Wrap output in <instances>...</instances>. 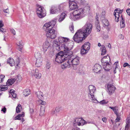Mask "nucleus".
I'll list each match as a JSON object with an SVG mask.
<instances>
[{
  "mask_svg": "<svg viewBox=\"0 0 130 130\" xmlns=\"http://www.w3.org/2000/svg\"><path fill=\"white\" fill-rule=\"evenodd\" d=\"M66 15L64 13H62L60 15V18L59 19L58 21L59 22H61L64 19Z\"/></svg>",
  "mask_w": 130,
  "mask_h": 130,
  "instance_id": "obj_27",
  "label": "nucleus"
},
{
  "mask_svg": "<svg viewBox=\"0 0 130 130\" xmlns=\"http://www.w3.org/2000/svg\"><path fill=\"white\" fill-rule=\"evenodd\" d=\"M69 7L70 9L73 10L78 8V6L77 4L74 1L75 0H69Z\"/></svg>",
  "mask_w": 130,
  "mask_h": 130,
  "instance_id": "obj_14",
  "label": "nucleus"
},
{
  "mask_svg": "<svg viewBox=\"0 0 130 130\" xmlns=\"http://www.w3.org/2000/svg\"><path fill=\"white\" fill-rule=\"evenodd\" d=\"M103 68L105 71H109L110 69V66L108 61L102 62Z\"/></svg>",
  "mask_w": 130,
  "mask_h": 130,
  "instance_id": "obj_16",
  "label": "nucleus"
},
{
  "mask_svg": "<svg viewBox=\"0 0 130 130\" xmlns=\"http://www.w3.org/2000/svg\"><path fill=\"white\" fill-rule=\"evenodd\" d=\"M109 60H110V58L109 56L108 55H107L106 56H105L102 58L101 62H103L105 61H108Z\"/></svg>",
  "mask_w": 130,
  "mask_h": 130,
  "instance_id": "obj_29",
  "label": "nucleus"
},
{
  "mask_svg": "<svg viewBox=\"0 0 130 130\" xmlns=\"http://www.w3.org/2000/svg\"><path fill=\"white\" fill-rule=\"evenodd\" d=\"M120 9H117L115 10L114 13V14H115V12H118L119 11H120Z\"/></svg>",
  "mask_w": 130,
  "mask_h": 130,
  "instance_id": "obj_63",
  "label": "nucleus"
},
{
  "mask_svg": "<svg viewBox=\"0 0 130 130\" xmlns=\"http://www.w3.org/2000/svg\"><path fill=\"white\" fill-rule=\"evenodd\" d=\"M105 14V12L104 11H102V12L101 14V15L102 16V17H104V15Z\"/></svg>",
  "mask_w": 130,
  "mask_h": 130,
  "instance_id": "obj_59",
  "label": "nucleus"
},
{
  "mask_svg": "<svg viewBox=\"0 0 130 130\" xmlns=\"http://www.w3.org/2000/svg\"><path fill=\"white\" fill-rule=\"evenodd\" d=\"M45 111V109L44 107H41L40 109V116H42L44 114Z\"/></svg>",
  "mask_w": 130,
  "mask_h": 130,
  "instance_id": "obj_43",
  "label": "nucleus"
},
{
  "mask_svg": "<svg viewBox=\"0 0 130 130\" xmlns=\"http://www.w3.org/2000/svg\"><path fill=\"white\" fill-rule=\"evenodd\" d=\"M24 113L23 112H22V113L19 114L18 116L15 117V118L14 119V120H20L21 117H24Z\"/></svg>",
  "mask_w": 130,
  "mask_h": 130,
  "instance_id": "obj_32",
  "label": "nucleus"
},
{
  "mask_svg": "<svg viewBox=\"0 0 130 130\" xmlns=\"http://www.w3.org/2000/svg\"><path fill=\"white\" fill-rule=\"evenodd\" d=\"M37 14L40 18L44 17L46 15V11L44 9L40 6H38L37 9Z\"/></svg>",
  "mask_w": 130,
  "mask_h": 130,
  "instance_id": "obj_8",
  "label": "nucleus"
},
{
  "mask_svg": "<svg viewBox=\"0 0 130 130\" xmlns=\"http://www.w3.org/2000/svg\"><path fill=\"white\" fill-rule=\"evenodd\" d=\"M69 28L71 31L72 33H73L74 31V26L73 24L71 25V26Z\"/></svg>",
  "mask_w": 130,
  "mask_h": 130,
  "instance_id": "obj_50",
  "label": "nucleus"
},
{
  "mask_svg": "<svg viewBox=\"0 0 130 130\" xmlns=\"http://www.w3.org/2000/svg\"><path fill=\"white\" fill-rule=\"evenodd\" d=\"M101 69V67L100 65L98 64H96L94 66L93 70L94 72L97 73L100 71Z\"/></svg>",
  "mask_w": 130,
  "mask_h": 130,
  "instance_id": "obj_18",
  "label": "nucleus"
},
{
  "mask_svg": "<svg viewBox=\"0 0 130 130\" xmlns=\"http://www.w3.org/2000/svg\"><path fill=\"white\" fill-rule=\"evenodd\" d=\"M85 15L84 9L82 8H79L74 10L72 14L70 15L69 18L72 20H75L73 17L75 19L77 20L83 18Z\"/></svg>",
  "mask_w": 130,
  "mask_h": 130,
  "instance_id": "obj_2",
  "label": "nucleus"
},
{
  "mask_svg": "<svg viewBox=\"0 0 130 130\" xmlns=\"http://www.w3.org/2000/svg\"><path fill=\"white\" fill-rule=\"evenodd\" d=\"M66 61H63L64 63L61 65V68L63 69H64L66 68H69L71 66V64L69 61H68V58L66 59Z\"/></svg>",
  "mask_w": 130,
  "mask_h": 130,
  "instance_id": "obj_15",
  "label": "nucleus"
},
{
  "mask_svg": "<svg viewBox=\"0 0 130 130\" xmlns=\"http://www.w3.org/2000/svg\"><path fill=\"white\" fill-rule=\"evenodd\" d=\"M98 101V102H97V103H100V104L102 105H103L107 103V102L106 101H105V100H103L101 101H100V102H99ZM96 103H97V102Z\"/></svg>",
  "mask_w": 130,
  "mask_h": 130,
  "instance_id": "obj_48",
  "label": "nucleus"
},
{
  "mask_svg": "<svg viewBox=\"0 0 130 130\" xmlns=\"http://www.w3.org/2000/svg\"><path fill=\"white\" fill-rule=\"evenodd\" d=\"M70 54H72L71 52L68 53ZM68 61H69L71 64V65L77 66L78 65L79 63V57L76 55H72L68 54Z\"/></svg>",
  "mask_w": 130,
  "mask_h": 130,
  "instance_id": "obj_5",
  "label": "nucleus"
},
{
  "mask_svg": "<svg viewBox=\"0 0 130 130\" xmlns=\"http://www.w3.org/2000/svg\"><path fill=\"white\" fill-rule=\"evenodd\" d=\"M31 93L30 90L28 89H25L23 91V94L25 96H27Z\"/></svg>",
  "mask_w": 130,
  "mask_h": 130,
  "instance_id": "obj_28",
  "label": "nucleus"
},
{
  "mask_svg": "<svg viewBox=\"0 0 130 130\" xmlns=\"http://www.w3.org/2000/svg\"><path fill=\"white\" fill-rule=\"evenodd\" d=\"M125 26V20L122 17L121 18V20L120 21V27L121 28L124 27Z\"/></svg>",
  "mask_w": 130,
  "mask_h": 130,
  "instance_id": "obj_34",
  "label": "nucleus"
},
{
  "mask_svg": "<svg viewBox=\"0 0 130 130\" xmlns=\"http://www.w3.org/2000/svg\"><path fill=\"white\" fill-rule=\"evenodd\" d=\"M90 44L89 42L85 43L82 47L81 48H83L88 51L89 50L90 48Z\"/></svg>",
  "mask_w": 130,
  "mask_h": 130,
  "instance_id": "obj_23",
  "label": "nucleus"
},
{
  "mask_svg": "<svg viewBox=\"0 0 130 130\" xmlns=\"http://www.w3.org/2000/svg\"><path fill=\"white\" fill-rule=\"evenodd\" d=\"M50 44L48 41H46L43 44V51L45 52L47 50V48L49 47Z\"/></svg>",
  "mask_w": 130,
  "mask_h": 130,
  "instance_id": "obj_21",
  "label": "nucleus"
},
{
  "mask_svg": "<svg viewBox=\"0 0 130 130\" xmlns=\"http://www.w3.org/2000/svg\"><path fill=\"white\" fill-rule=\"evenodd\" d=\"M35 58L37 59H40L41 58H42L41 57V56L40 53H35Z\"/></svg>",
  "mask_w": 130,
  "mask_h": 130,
  "instance_id": "obj_41",
  "label": "nucleus"
},
{
  "mask_svg": "<svg viewBox=\"0 0 130 130\" xmlns=\"http://www.w3.org/2000/svg\"><path fill=\"white\" fill-rule=\"evenodd\" d=\"M50 65V64L49 63H47L46 64V68L47 69H49Z\"/></svg>",
  "mask_w": 130,
  "mask_h": 130,
  "instance_id": "obj_61",
  "label": "nucleus"
},
{
  "mask_svg": "<svg viewBox=\"0 0 130 130\" xmlns=\"http://www.w3.org/2000/svg\"><path fill=\"white\" fill-rule=\"evenodd\" d=\"M130 125V117H128L126 119V125Z\"/></svg>",
  "mask_w": 130,
  "mask_h": 130,
  "instance_id": "obj_47",
  "label": "nucleus"
},
{
  "mask_svg": "<svg viewBox=\"0 0 130 130\" xmlns=\"http://www.w3.org/2000/svg\"><path fill=\"white\" fill-rule=\"evenodd\" d=\"M46 32V35L48 38H50L52 39L56 38V33L54 29H53Z\"/></svg>",
  "mask_w": 130,
  "mask_h": 130,
  "instance_id": "obj_11",
  "label": "nucleus"
},
{
  "mask_svg": "<svg viewBox=\"0 0 130 130\" xmlns=\"http://www.w3.org/2000/svg\"><path fill=\"white\" fill-rule=\"evenodd\" d=\"M22 108V107L21 105L19 104L16 107V112L18 113H19L20 112Z\"/></svg>",
  "mask_w": 130,
  "mask_h": 130,
  "instance_id": "obj_38",
  "label": "nucleus"
},
{
  "mask_svg": "<svg viewBox=\"0 0 130 130\" xmlns=\"http://www.w3.org/2000/svg\"><path fill=\"white\" fill-rule=\"evenodd\" d=\"M118 61L115 62L113 65V67L115 68L114 71V73L115 74L117 72L116 69L118 68Z\"/></svg>",
  "mask_w": 130,
  "mask_h": 130,
  "instance_id": "obj_37",
  "label": "nucleus"
},
{
  "mask_svg": "<svg viewBox=\"0 0 130 130\" xmlns=\"http://www.w3.org/2000/svg\"><path fill=\"white\" fill-rule=\"evenodd\" d=\"M102 55H104L106 53V48L103 45H102Z\"/></svg>",
  "mask_w": 130,
  "mask_h": 130,
  "instance_id": "obj_42",
  "label": "nucleus"
},
{
  "mask_svg": "<svg viewBox=\"0 0 130 130\" xmlns=\"http://www.w3.org/2000/svg\"><path fill=\"white\" fill-rule=\"evenodd\" d=\"M107 92L110 95H112L114 93L116 88L113 85L110 84H107Z\"/></svg>",
  "mask_w": 130,
  "mask_h": 130,
  "instance_id": "obj_13",
  "label": "nucleus"
},
{
  "mask_svg": "<svg viewBox=\"0 0 130 130\" xmlns=\"http://www.w3.org/2000/svg\"><path fill=\"white\" fill-rule=\"evenodd\" d=\"M6 107H4L3 108H2L1 110V111H3L4 113H5L6 112Z\"/></svg>",
  "mask_w": 130,
  "mask_h": 130,
  "instance_id": "obj_57",
  "label": "nucleus"
},
{
  "mask_svg": "<svg viewBox=\"0 0 130 130\" xmlns=\"http://www.w3.org/2000/svg\"><path fill=\"white\" fill-rule=\"evenodd\" d=\"M109 108L113 110L114 112L116 114V116H117L118 115L119 108L117 106H115L114 107L109 106Z\"/></svg>",
  "mask_w": 130,
  "mask_h": 130,
  "instance_id": "obj_22",
  "label": "nucleus"
},
{
  "mask_svg": "<svg viewBox=\"0 0 130 130\" xmlns=\"http://www.w3.org/2000/svg\"><path fill=\"white\" fill-rule=\"evenodd\" d=\"M7 62L10 66H12L15 65V63L13 59L12 58H9L7 61Z\"/></svg>",
  "mask_w": 130,
  "mask_h": 130,
  "instance_id": "obj_25",
  "label": "nucleus"
},
{
  "mask_svg": "<svg viewBox=\"0 0 130 130\" xmlns=\"http://www.w3.org/2000/svg\"><path fill=\"white\" fill-rule=\"evenodd\" d=\"M2 21H0V28L4 26V24L2 23Z\"/></svg>",
  "mask_w": 130,
  "mask_h": 130,
  "instance_id": "obj_58",
  "label": "nucleus"
},
{
  "mask_svg": "<svg viewBox=\"0 0 130 130\" xmlns=\"http://www.w3.org/2000/svg\"><path fill=\"white\" fill-rule=\"evenodd\" d=\"M102 22L104 24L103 26L104 27L105 26H108L109 25L108 21L107 20L105 19H102Z\"/></svg>",
  "mask_w": 130,
  "mask_h": 130,
  "instance_id": "obj_31",
  "label": "nucleus"
},
{
  "mask_svg": "<svg viewBox=\"0 0 130 130\" xmlns=\"http://www.w3.org/2000/svg\"><path fill=\"white\" fill-rule=\"evenodd\" d=\"M63 8V4H60L58 6V8L56 7H52L50 10L51 13L54 14L60 12Z\"/></svg>",
  "mask_w": 130,
  "mask_h": 130,
  "instance_id": "obj_12",
  "label": "nucleus"
},
{
  "mask_svg": "<svg viewBox=\"0 0 130 130\" xmlns=\"http://www.w3.org/2000/svg\"><path fill=\"white\" fill-rule=\"evenodd\" d=\"M41 74L40 73H39V71L38 69H36L35 73L33 75L37 79H39L41 78Z\"/></svg>",
  "mask_w": 130,
  "mask_h": 130,
  "instance_id": "obj_19",
  "label": "nucleus"
},
{
  "mask_svg": "<svg viewBox=\"0 0 130 130\" xmlns=\"http://www.w3.org/2000/svg\"><path fill=\"white\" fill-rule=\"evenodd\" d=\"M9 92L13 98H15L16 97V94L15 93V91L13 90L12 89H11L10 90Z\"/></svg>",
  "mask_w": 130,
  "mask_h": 130,
  "instance_id": "obj_36",
  "label": "nucleus"
},
{
  "mask_svg": "<svg viewBox=\"0 0 130 130\" xmlns=\"http://www.w3.org/2000/svg\"><path fill=\"white\" fill-rule=\"evenodd\" d=\"M86 3V2L85 0H81L80 3L82 5H85Z\"/></svg>",
  "mask_w": 130,
  "mask_h": 130,
  "instance_id": "obj_55",
  "label": "nucleus"
},
{
  "mask_svg": "<svg viewBox=\"0 0 130 130\" xmlns=\"http://www.w3.org/2000/svg\"><path fill=\"white\" fill-rule=\"evenodd\" d=\"M0 31L1 32H5V29H3L2 28H0Z\"/></svg>",
  "mask_w": 130,
  "mask_h": 130,
  "instance_id": "obj_62",
  "label": "nucleus"
},
{
  "mask_svg": "<svg viewBox=\"0 0 130 130\" xmlns=\"http://www.w3.org/2000/svg\"><path fill=\"white\" fill-rule=\"evenodd\" d=\"M56 24L54 21L46 23L43 25V29L46 32L53 29V28Z\"/></svg>",
  "mask_w": 130,
  "mask_h": 130,
  "instance_id": "obj_9",
  "label": "nucleus"
},
{
  "mask_svg": "<svg viewBox=\"0 0 130 130\" xmlns=\"http://www.w3.org/2000/svg\"><path fill=\"white\" fill-rule=\"evenodd\" d=\"M10 31L14 35L15 34V32L14 30L13 29H10Z\"/></svg>",
  "mask_w": 130,
  "mask_h": 130,
  "instance_id": "obj_54",
  "label": "nucleus"
},
{
  "mask_svg": "<svg viewBox=\"0 0 130 130\" xmlns=\"http://www.w3.org/2000/svg\"><path fill=\"white\" fill-rule=\"evenodd\" d=\"M127 14L130 16V9L128 8L126 10Z\"/></svg>",
  "mask_w": 130,
  "mask_h": 130,
  "instance_id": "obj_56",
  "label": "nucleus"
},
{
  "mask_svg": "<svg viewBox=\"0 0 130 130\" xmlns=\"http://www.w3.org/2000/svg\"><path fill=\"white\" fill-rule=\"evenodd\" d=\"M130 125H126L125 127L124 130H130Z\"/></svg>",
  "mask_w": 130,
  "mask_h": 130,
  "instance_id": "obj_52",
  "label": "nucleus"
},
{
  "mask_svg": "<svg viewBox=\"0 0 130 130\" xmlns=\"http://www.w3.org/2000/svg\"><path fill=\"white\" fill-rule=\"evenodd\" d=\"M122 12V10H120L118 12H115V14L114 15L115 17V20L116 21L118 22L119 21V18L121 16V18H122V15L121 13Z\"/></svg>",
  "mask_w": 130,
  "mask_h": 130,
  "instance_id": "obj_17",
  "label": "nucleus"
},
{
  "mask_svg": "<svg viewBox=\"0 0 130 130\" xmlns=\"http://www.w3.org/2000/svg\"><path fill=\"white\" fill-rule=\"evenodd\" d=\"M109 60H110V58L109 56L108 55H107L106 56H105L102 58L101 62H103L105 61H108Z\"/></svg>",
  "mask_w": 130,
  "mask_h": 130,
  "instance_id": "obj_30",
  "label": "nucleus"
},
{
  "mask_svg": "<svg viewBox=\"0 0 130 130\" xmlns=\"http://www.w3.org/2000/svg\"><path fill=\"white\" fill-rule=\"evenodd\" d=\"M38 104H39L44 105L46 104V102H45L43 101L41 99L38 100Z\"/></svg>",
  "mask_w": 130,
  "mask_h": 130,
  "instance_id": "obj_46",
  "label": "nucleus"
},
{
  "mask_svg": "<svg viewBox=\"0 0 130 130\" xmlns=\"http://www.w3.org/2000/svg\"><path fill=\"white\" fill-rule=\"evenodd\" d=\"M55 110L57 112L62 111L63 110V109L61 107H58L56 108Z\"/></svg>",
  "mask_w": 130,
  "mask_h": 130,
  "instance_id": "obj_45",
  "label": "nucleus"
},
{
  "mask_svg": "<svg viewBox=\"0 0 130 130\" xmlns=\"http://www.w3.org/2000/svg\"><path fill=\"white\" fill-rule=\"evenodd\" d=\"M95 25L97 31H100L101 29L99 21L95 22Z\"/></svg>",
  "mask_w": 130,
  "mask_h": 130,
  "instance_id": "obj_39",
  "label": "nucleus"
},
{
  "mask_svg": "<svg viewBox=\"0 0 130 130\" xmlns=\"http://www.w3.org/2000/svg\"><path fill=\"white\" fill-rule=\"evenodd\" d=\"M7 85H1L0 86V90L1 91H3L6 90L8 89V87Z\"/></svg>",
  "mask_w": 130,
  "mask_h": 130,
  "instance_id": "obj_33",
  "label": "nucleus"
},
{
  "mask_svg": "<svg viewBox=\"0 0 130 130\" xmlns=\"http://www.w3.org/2000/svg\"><path fill=\"white\" fill-rule=\"evenodd\" d=\"M43 93L41 91H38L35 92V94L37 97L40 100L42 99L43 97Z\"/></svg>",
  "mask_w": 130,
  "mask_h": 130,
  "instance_id": "obj_20",
  "label": "nucleus"
},
{
  "mask_svg": "<svg viewBox=\"0 0 130 130\" xmlns=\"http://www.w3.org/2000/svg\"><path fill=\"white\" fill-rule=\"evenodd\" d=\"M16 80L18 81V82H20L21 81L22 79V77L21 75H18L16 77Z\"/></svg>",
  "mask_w": 130,
  "mask_h": 130,
  "instance_id": "obj_44",
  "label": "nucleus"
},
{
  "mask_svg": "<svg viewBox=\"0 0 130 130\" xmlns=\"http://www.w3.org/2000/svg\"><path fill=\"white\" fill-rule=\"evenodd\" d=\"M68 39L67 38L62 37H59L58 38V40L60 43V46L61 49L63 51L64 53H68L71 52V51L72 49L73 45L70 43L68 44L67 42L68 41Z\"/></svg>",
  "mask_w": 130,
  "mask_h": 130,
  "instance_id": "obj_1",
  "label": "nucleus"
},
{
  "mask_svg": "<svg viewBox=\"0 0 130 130\" xmlns=\"http://www.w3.org/2000/svg\"><path fill=\"white\" fill-rule=\"evenodd\" d=\"M15 80L16 79L15 78L9 79L6 82V85H7V86H9L12 85Z\"/></svg>",
  "mask_w": 130,
  "mask_h": 130,
  "instance_id": "obj_26",
  "label": "nucleus"
},
{
  "mask_svg": "<svg viewBox=\"0 0 130 130\" xmlns=\"http://www.w3.org/2000/svg\"><path fill=\"white\" fill-rule=\"evenodd\" d=\"M102 120L105 123H106V122L107 119L105 117L103 118L102 119Z\"/></svg>",
  "mask_w": 130,
  "mask_h": 130,
  "instance_id": "obj_60",
  "label": "nucleus"
},
{
  "mask_svg": "<svg viewBox=\"0 0 130 130\" xmlns=\"http://www.w3.org/2000/svg\"><path fill=\"white\" fill-rule=\"evenodd\" d=\"M5 76L3 75H0V83L2 82L4 80Z\"/></svg>",
  "mask_w": 130,
  "mask_h": 130,
  "instance_id": "obj_49",
  "label": "nucleus"
},
{
  "mask_svg": "<svg viewBox=\"0 0 130 130\" xmlns=\"http://www.w3.org/2000/svg\"><path fill=\"white\" fill-rule=\"evenodd\" d=\"M82 48L81 50L80 53L82 55H84L86 54L88 52V51L87 50H86L85 49L83 48Z\"/></svg>",
  "mask_w": 130,
  "mask_h": 130,
  "instance_id": "obj_40",
  "label": "nucleus"
},
{
  "mask_svg": "<svg viewBox=\"0 0 130 130\" xmlns=\"http://www.w3.org/2000/svg\"><path fill=\"white\" fill-rule=\"evenodd\" d=\"M116 116L117 117L115 120L116 122H119L120 119V118L119 116L118 115Z\"/></svg>",
  "mask_w": 130,
  "mask_h": 130,
  "instance_id": "obj_51",
  "label": "nucleus"
},
{
  "mask_svg": "<svg viewBox=\"0 0 130 130\" xmlns=\"http://www.w3.org/2000/svg\"><path fill=\"white\" fill-rule=\"evenodd\" d=\"M3 11L4 12L7 13L8 14L9 13V9H3Z\"/></svg>",
  "mask_w": 130,
  "mask_h": 130,
  "instance_id": "obj_53",
  "label": "nucleus"
},
{
  "mask_svg": "<svg viewBox=\"0 0 130 130\" xmlns=\"http://www.w3.org/2000/svg\"><path fill=\"white\" fill-rule=\"evenodd\" d=\"M89 91L88 92V96L89 99L93 103H96L98 101L94 97V94L96 90L95 86L92 85H90L88 87Z\"/></svg>",
  "mask_w": 130,
  "mask_h": 130,
  "instance_id": "obj_4",
  "label": "nucleus"
},
{
  "mask_svg": "<svg viewBox=\"0 0 130 130\" xmlns=\"http://www.w3.org/2000/svg\"><path fill=\"white\" fill-rule=\"evenodd\" d=\"M42 58L36 59L35 63L36 66L37 67H40L42 65Z\"/></svg>",
  "mask_w": 130,
  "mask_h": 130,
  "instance_id": "obj_24",
  "label": "nucleus"
},
{
  "mask_svg": "<svg viewBox=\"0 0 130 130\" xmlns=\"http://www.w3.org/2000/svg\"><path fill=\"white\" fill-rule=\"evenodd\" d=\"M85 35L81 29L77 30L73 37V40L76 42H81L83 40L85 39L86 37Z\"/></svg>",
  "mask_w": 130,
  "mask_h": 130,
  "instance_id": "obj_3",
  "label": "nucleus"
},
{
  "mask_svg": "<svg viewBox=\"0 0 130 130\" xmlns=\"http://www.w3.org/2000/svg\"><path fill=\"white\" fill-rule=\"evenodd\" d=\"M128 65V63H127L126 62L124 63L123 66L124 67H125L126 66H127Z\"/></svg>",
  "mask_w": 130,
  "mask_h": 130,
  "instance_id": "obj_64",
  "label": "nucleus"
},
{
  "mask_svg": "<svg viewBox=\"0 0 130 130\" xmlns=\"http://www.w3.org/2000/svg\"><path fill=\"white\" fill-rule=\"evenodd\" d=\"M17 45L20 47L19 50L20 51L21 50L23 45V43L22 41V40L19 41V43H17Z\"/></svg>",
  "mask_w": 130,
  "mask_h": 130,
  "instance_id": "obj_35",
  "label": "nucleus"
},
{
  "mask_svg": "<svg viewBox=\"0 0 130 130\" xmlns=\"http://www.w3.org/2000/svg\"><path fill=\"white\" fill-rule=\"evenodd\" d=\"M87 123V122L82 118H77L75 119L73 123V125L75 126H83Z\"/></svg>",
  "mask_w": 130,
  "mask_h": 130,
  "instance_id": "obj_10",
  "label": "nucleus"
},
{
  "mask_svg": "<svg viewBox=\"0 0 130 130\" xmlns=\"http://www.w3.org/2000/svg\"><path fill=\"white\" fill-rule=\"evenodd\" d=\"M92 26L91 24L87 23L81 29L85 35V36L87 37L91 32Z\"/></svg>",
  "mask_w": 130,
  "mask_h": 130,
  "instance_id": "obj_6",
  "label": "nucleus"
},
{
  "mask_svg": "<svg viewBox=\"0 0 130 130\" xmlns=\"http://www.w3.org/2000/svg\"><path fill=\"white\" fill-rule=\"evenodd\" d=\"M68 54H66L65 56L64 54H63L61 53V52H60L57 55H56V57L55 58V60L57 62L60 63L64 61L66 59H67L68 56L66 57L67 55H68Z\"/></svg>",
  "mask_w": 130,
  "mask_h": 130,
  "instance_id": "obj_7",
  "label": "nucleus"
}]
</instances>
